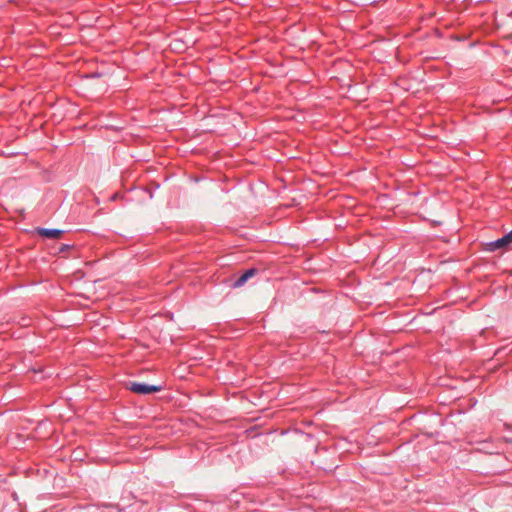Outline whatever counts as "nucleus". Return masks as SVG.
Segmentation results:
<instances>
[{
	"mask_svg": "<svg viewBox=\"0 0 512 512\" xmlns=\"http://www.w3.org/2000/svg\"><path fill=\"white\" fill-rule=\"evenodd\" d=\"M37 233L44 238L59 239L64 232L59 229L37 228Z\"/></svg>",
	"mask_w": 512,
	"mask_h": 512,
	"instance_id": "nucleus-3",
	"label": "nucleus"
},
{
	"mask_svg": "<svg viewBox=\"0 0 512 512\" xmlns=\"http://www.w3.org/2000/svg\"><path fill=\"white\" fill-rule=\"evenodd\" d=\"M512 243V230L505 234L503 237L491 241L486 244V250L490 252H494L498 249L506 248Z\"/></svg>",
	"mask_w": 512,
	"mask_h": 512,
	"instance_id": "nucleus-2",
	"label": "nucleus"
},
{
	"mask_svg": "<svg viewBox=\"0 0 512 512\" xmlns=\"http://www.w3.org/2000/svg\"><path fill=\"white\" fill-rule=\"evenodd\" d=\"M129 390L141 395L151 394L155 392H159L162 387L157 385H149L146 383H139V382H131L129 384Z\"/></svg>",
	"mask_w": 512,
	"mask_h": 512,
	"instance_id": "nucleus-1",
	"label": "nucleus"
},
{
	"mask_svg": "<svg viewBox=\"0 0 512 512\" xmlns=\"http://www.w3.org/2000/svg\"><path fill=\"white\" fill-rule=\"evenodd\" d=\"M257 273V270L255 268H251V269H248L246 270L234 283H233V287L234 288H238V287H241L243 286L247 281L248 279H250L251 277H253L255 274Z\"/></svg>",
	"mask_w": 512,
	"mask_h": 512,
	"instance_id": "nucleus-4",
	"label": "nucleus"
}]
</instances>
